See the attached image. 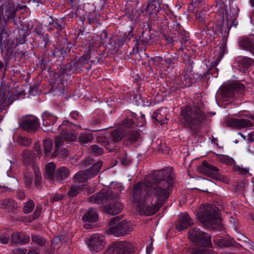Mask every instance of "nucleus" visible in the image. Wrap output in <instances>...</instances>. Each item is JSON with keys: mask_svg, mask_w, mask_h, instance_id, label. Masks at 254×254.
Masks as SVG:
<instances>
[{"mask_svg": "<svg viewBox=\"0 0 254 254\" xmlns=\"http://www.w3.org/2000/svg\"><path fill=\"white\" fill-rule=\"evenodd\" d=\"M33 174H34V183L36 186L39 185L41 181V174L40 170L35 165L32 166V169H27L24 172V180L25 185L29 187L33 182Z\"/></svg>", "mask_w": 254, "mask_h": 254, "instance_id": "9b49d317", "label": "nucleus"}, {"mask_svg": "<svg viewBox=\"0 0 254 254\" xmlns=\"http://www.w3.org/2000/svg\"><path fill=\"white\" fill-rule=\"evenodd\" d=\"M21 244H26L29 242L30 241V237L29 236L26 235L24 234L21 233Z\"/></svg>", "mask_w": 254, "mask_h": 254, "instance_id": "5fc2aeb1", "label": "nucleus"}, {"mask_svg": "<svg viewBox=\"0 0 254 254\" xmlns=\"http://www.w3.org/2000/svg\"><path fill=\"white\" fill-rule=\"evenodd\" d=\"M139 137V134L137 132H133L131 133L130 139L132 141H135Z\"/></svg>", "mask_w": 254, "mask_h": 254, "instance_id": "13d9d810", "label": "nucleus"}, {"mask_svg": "<svg viewBox=\"0 0 254 254\" xmlns=\"http://www.w3.org/2000/svg\"><path fill=\"white\" fill-rule=\"evenodd\" d=\"M13 81L1 80L0 86V112L5 110L17 99L24 94V90L15 86Z\"/></svg>", "mask_w": 254, "mask_h": 254, "instance_id": "20e7f679", "label": "nucleus"}, {"mask_svg": "<svg viewBox=\"0 0 254 254\" xmlns=\"http://www.w3.org/2000/svg\"><path fill=\"white\" fill-rule=\"evenodd\" d=\"M110 191H112L110 195V198L112 199L113 197H116L118 196V192L122 191L124 190V187L121 183L113 182L110 184Z\"/></svg>", "mask_w": 254, "mask_h": 254, "instance_id": "bb28decb", "label": "nucleus"}, {"mask_svg": "<svg viewBox=\"0 0 254 254\" xmlns=\"http://www.w3.org/2000/svg\"><path fill=\"white\" fill-rule=\"evenodd\" d=\"M160 114H161V111L158 110L154 113L153 117L154 118V119H156V121L160 122L161 124L166 123L167 119H165V120H161V119L159 117V115H160Z\"/></svg>", "mask_w": 254, "mask_h": 254, "instance_id": "09e8293b", "label": "nucleus"}, {"mask_svg": "<svg viewBox=\"0 0 254 254\" xmlns=\"http://www.w3.org/2000/svg\"><path fill=\"white\" fill-rule=\"evenodd\" d=\"M56 164L53 162H49L47 164L45 167L46 178L49 180L53 179L55 176Z\"/></svg>", "mask_w": 254, "mask_h": 254, "instance_id": "c85d7f7f", "label": "nucleus"}, {"mask_svg": "<svg viewBox=\"0 0 254 254\" xmlns=\"http://www.w3.org/2000/svg\"><path fill=\"white\" fill-rule=\"evenodd\" d=\"M2 112H0V123L1 122V121L3 120V117H4V115L1 114ZM1 131V128H0V131Z\"/></svg>", "mask_w": 254, "mask_h": 254, "instance_id": "0e129e2a", "label": "nucleus"}, {"mask_svg": "<svg viewBox=\"0 0 254 254\" xmlns=\"http://www.w3.org/2000/svg\"><path fill=\"white\" fill-rule=\"evenodd\" d=\"M65 80H52L51 82V90L54 95H60L63 94L65 85L66 84Z\"/></svg>", "mask_w": 254, "mask_h": 254, "instance_id": "412c9836", "label": "nucleus"}, {"mask_svg": "<svg viewBox=\"0 0 254 254\" xmlns=\"http://www.w3.org/2000/svg\"><path fill=\"white\" fill-rule=\"evenodd\" d=\"M102 165L101 161H98L85 171H79L74 175L76 182H84L87 180L96 175L99 172Z\"/></svg>", "mask_w": 254, "mask_h": 254, "instance_id": "0eeeda50", "label": "nucleus"}, {"mask_svg": "<svg viewBox=\"0 0 254 254\" xmlns=\"http://www.w3.org/2000/svg\"><path fill=\"white\" fill-rule=\"evenodd\" d=\"M60 147H58V149H57V148L56 147L55 150L52 154V157H54L57 155H60L62 157H64L68 155V151L66 149L63 148L60 151H59Z\"/></svg>", "mask_w": 254, "mask_h": 254, "instance_id": "a19ab883", "label": "nucleus"}, {"mask_svg": "<svg viewBox=\"0 0 254 254\" xmlns=\"http://www.w3.org/2000/svg\"><path fill=\"white\" fill-rule=\"evenodd\" d=\"M90 56L89 54H85L81 57L74 64V67L75 69H81L83 64L88 63Z\"/></svg>", "mask_w": 254, "mask_h": 254, "instance_id": "7c9ffc66", "label": "nucleus"}, {"mask_svg": "<svg viewBox=\"0 0 254 254\" xmlns=\"http://www.w3.org/2000/svg\"><path fill=\"white\" fill-rule=\"evenodd\" d=\"M0 207L7 212H10L17 207V205L13 200L6 198L0 202Z\"/></svg>", "mask_w": 254, "mask_h": 254, "instance_id": "5701e85b", "label": "nucleus"}, {"mask_svg": "<svg viewBox=\"0 0 254 254\" xmlns=\"http://www.w3.org/2000/svg\"><path fill=\"white\" fill-rule=\"evenodd\" d=\"M98 219V215L96 209L89 208L83 216L82 220L84 221L94 222Z\"/></svg>", "mask_w": 254, "mask_h": 254, "instance_id": "b1692460", "label": "nucleus"}, {"mask_svg": "<svg viewBox=\"0 0 254 254\" xmlns=\"http://www.w3.org/2000/svg\"><path fill=\"white\" fill-rule=\"evenodd\" d=\"M230 125L235 127L245 128L251 127L253 124L249 120L234 119L231 121Z\"/></svg>", "mask_w": 254, "mask_h": 254, "instance_id": "4be33fe9", "label": "nucleus"}, {"mask_svg": "<svg viewBox=\"0 0 254 254\" xmlns=\"http://www.w3.org/2000/svg\"><path fill=\"white\" fill-rule=\"evenodd\" d=\"M202 221L206 224L213 225L220 222V216L218 209L212 205H205Z\"/></svg>", "mask_w": 254, "mask_h": 254, "instance_id": "6e6552de", "label": "nucleus"}, {"mask_svg": "<svg viewBox=\"0 0 254 254\" xmlns=\"http://www.w3.org/2000/svg\"><path fill=\"white\" fill-rule=\"evenodd\" d=\"M93 139V135L90 133H82L78 137L79 142L83 145H85Z\"/></svg>", "mask_w": 254, "mask_h": 254, "instance_id": "473e14b6", "label": "nucleus"}, {"mask_svg": "<svg viewBox=\"0 0 254 254\" xmlns=\"http://www.w3.org/2000/svg\"><path fill=\"white\" fill-rule=\"evenodd\" d=\"M123 207V204L121 202L113 201L105 207L104 211L110 215H114L121 212Z\"/></svg>", "mask_w": 254, "mask_h": 254, "instance_id": "aec40b11", "label": "nucleus"}, {"mask_svg": "<svg viewBox=\"0 0 254 254\" xmlns=\"http://www.w3.org/2000/svg\"><path fill=\"white\" fill-rule=\"evenodd\" d=\"M9 240V236L8 234H3L0 235V241L2 244L8 243Z\"/></svg>", "mask_w": 254, "mask_h": 254, "instance_id": "603ef678", "label": "nucleus"}, {"mask_svg": "<svg viewBox=\"0 0 254 254\" xmlns=\"http://www.w3.org/2000/svg\"><path fill=\"white\" fill-rule=\"evenodd\" d=\"M21 233L14 232L11 235V241L14 243L21 244Z\"/></svg>", "mask_w": 254, "mask_h": 254, "instance_id": "a18cd8bd", "label": "nucleus"}, {"mask_svg": "<svg viewBox=\"0 0 254 254\" xmlns=\"http://www.w3.org/2000/svg\"><path fill=\"white\" fill-rule=\"evenodd\" d=\"M235 170L238 171L240 174L244 176L249 174V169L248 168H244L242 165L235 166Z\"/></svg>", "mask_w": 254, "mask_h": 254, "instance_id": "c03bdc74", "label": "nucleus"}, {"mask_svg": "<svg viewBox=\"0 0 254 254\" xmlns=\"http://www.w3.org/2000/svg\"><path fill=\"white\" fill-rule=\"evenodd\" d=\"M205 118L203 112L194 106H187L181 108L179 121L185 128L195 130Z\"/></svg>", "mask_w": 254, "mask_h": 254, "instance_id": "7ed1b4c3", "label": "nucleus"}, {"mask_svg": "<svg viewBox=\"0 0 254 254\" xmlns=\"http://www.w3.org/2000/svg\"><path fill=\"white\" fill-rule=\"evenodd\" d=\"M61 243V239L60 237H57L53 239L52 245L54 249L57 248V246L60 245Z\"/></svg>", "mask_w": 254, "mask_h": 254, "instance_id": "864d4df0", "label": "nucleus"}, {"mask_svg": "<svg viewBox=\"0 0 254 254\" xmlns=\"http://www.w3.org/2000/svg\"><path fill=\"white\" fill-rule=\"evenodd\" d=\"M94 191V190H87L86 192H87V193L90 194V193H91L92 192H93Z\"/></svg>", "mask_w": 254, "mask_h": 254, "instance_id": "774afa93", "label": "nucleus"}, {"mask_svg": "<svg viewBox=\"0 0 254 254\" xmlns=\"http://www.w3.org/2000/svg\"><path fill=\"white\" fill-rule=\"evenodd\" d=\"M250 2L252 6L254 7V0H250Z\"/></svg>", "mask_w": 254, "mask_h": 254, "instance_id": "338daca9", "label": "nucleus"}, {"mask_svg": "<svg viewBox=\"0 0 254 254\" xmlns=\"http://www.w3.org/2000/svg\"><path fill=\"white\" fill-rule=\"evenodd\" d=\"M17 196L19 199H22L24 197V193L23 191H19L18 193Z\"/></svg>", "mask_w": 254, "mask_h": 254, "instance_id": "e2e57ef3", "label": "nucleus"}, {"mask_svg": "<svg viewBox=\"0 0 254 254\" xmlns=\"http://www.w3.org/2000/svg\"><path fill=\"white\" fill-rule=\"evenodd\" d=\"M27 254H39V251L38 249H32L28 252Z\"/></svg>", "mask_w": 254, "mask_h": 254, "instance_id": "052dcab7", "label": "nucleus"}, {"mask_svg": "<svg viewBox=\"0 0 254 254\" xmlns=\"http://www.w3.org/2000/svg\"><path fill=\"white\" fill-rule=\"evenodd\" d=\"M130 100L132 101L135 105H139L142 104H144V102H143V99L140 95H136L133 96L132 98H130ZM150 103L145 105L143 104V105L150 106Z\"/></svg>", "mask_w": 254, "mask_h": 254, "instance_id": "79ce46f5", "label": "nucleus"}, {"mask_svg": "<svg viewBox=\"0 0 254 254\" xmlns=\"http://www.w3.org/2000/svg\"><path fill=\"white\" fill-rule=\"evenodd\" d=\"M18 143L21 145L28 146L31 143L30 138L22 135H19L17 138Z\"/></svg>", "mask_w": 254, "mask_h": 254, "instance_id": "4c0bfd02", "label": "nucleus"}, {"mask_svg": "<svg viewBox=\"0 0 254 254\" xmlns=\"http://www.w3.org/2000/svg\"><path fill=\"white\" fill-rule=\"evenodd\" d=\"M112 191L102 189L100 192L91 196L89 201L92 203L101 204L105 199H110V195Z\"/></svg>", "mask_w": 254, "mask_h": 254, "instance_id": "dca6fc26", "label": "nucleus"}, {"mask_svg": "<svg viewBox=\"0 0 254 254\" xmlns=\"http://www.w3.org/2000/svg\"><path fill=\"white\" fill-rule=\"evenodd\" d=\"M237 239L243 241L246 243V244L247 245L248 247L250 249H253V245L252 243L250 241V240L244 235L238 233L237 234Z\"/></svg>", "mask_w": 254, "mask_h": 254, "instance_id": "ea45409f", "label": "nucleus"}, {"mask_svg": "<svg viewBox=\"0 0 254 254\" xmlns=\"http://www.w3.org/2000/svg\"><path fill=\"white\" fill-rule=\"evenodd\" d=\"M42 209V206L41 205H38L32 215V218H30V221H32L35 219L38 218L40 214Z\"/></svg>", "mask_w": 254, "mask_h": 254, "instance_id": "de8ad7c7", "label": "nucleus"}, {"mask_svg": "<svg viewBox=\"0 0 254 254\" xmlns=\"http://www.w3.org/2000/svg\"><path fill=\"white\" fill-rule=\"evenodd\" d=\"M3 67V63L0 61V70H2Z\"/></svg>", "mask_w": 254, "mask_h": 254, "instance_id": "69168bd1", "label": "nucleus"}, {"mask_svg": "<svg viewBox=\"0 0 254 254\" xmlns=\"http://www.w3.org/2000/svg\"><path fill=\"white\" fill-rule=\"evenodd\" d=\"M23 160L26 163L30 164L34 161L35 156L30 151L24 150L22 153Z\"/></svg>", "mask_w": 254, "mask_h": 254, "instance_id": "72a5a7b5", "label": "nucleus"}, {"mask_svg": "<svg viewBox=\"0 0 254 254\" xmlns=\"http://www.w3.org/2000/svg\"><path fill=\"white\" fill-rule=\"evenodd\" d=\"M20 126L24 130L30 131L37 129L39 127V124L36 117L28 116L21 119Z\"/></svg>", "mask_w": 254, "mask_h": 254, "instance_id": "4468645a", "label": "nucleus"}, {"mask_svg": "<svg viewBox=\"0 0 254 254\" xmlns=\"http://www.w3.org/2000/svg\"><path fill=\"white\" fill-rule=\"evenodd\" d=\"M34 150L36 152L37 156L39 158L41 154L42 151L40 149V144L39 142H36L34 146Z\"/></svg>", "mask_w": 254, "mask_h": 254, "instance_id": "3c124183", "label": "nucleus"}, {"mask_svg": "<svg viewBox=\"0 0 254 254\" xmlns=\"http://www.w3.org/2000/svg\"><path fill=\"white\" fill-rule=\"evenodd\" d=\"M34 207V202L30 200L27 202L24 203V205L23 206V211L25 213H29L31 212Z\"/></svg>", "mask_w": 254, "mask_h": 254, "instance_id": "58836bf2", "label": "nucleus"}, {"mask_svg": "<svg viewBox=\"0 0 254 254\" xmlns=\"http://www.w3.org/2000/svg\"><path fill=\"white\" fill-rule=\"evenodd\" d=\"M239 8L236 5L230 6L229 8L225 7L223 9L222 13L224 18L227 21V26L231 27H236L238 25V21L236 20L238 14Z\"/></svg>", "mask_w": 254, "mask_h": 254, "instance_id": "1a4fd4ad", "label": "nucleus"}, {"mask_svg": "<svg viewBox=\"0 0 254 254\" xmlns=\"http://www.w3.org/2000/svg\"><path fill=\"white\" fill-rule=\"evenodd\" d=\"M117 218H113L110 222V227L107 230V233L116 237L125 236L133 229L131 225L126 220L120 222Z\"/></svg>", "mask_w": 254, "mask_h": 254, "instance_id": "39448f33", "label": "nucleus"}, {"mask_svg": "<svg viewBox=\"0 0 254 254\" xmlns=\"http://www.w3.org/2000/svg\"><path fill=\"white\" fill-rule=\"evenodd\" d=\"M53 146V142L51 140H44L43 141L44 152L46 156H48Z\"/></svg>", "mask_w": 254, "mask_h": 254, "instance_id": "e433bc0d", "label": "nucleus"}, {"mask_svg": "<svg viewBox=\"0 0 254 254\" xmlns=\"http://www.w3.org/2000/svg\"><path fill=\"white\" fill-rule=\"evenodd\" d=\"M63 196L61 194H55L51 196V199L53 201H56L62 199Z\"/></svg>", "mask_w": 254, "mask_h": 254, "instance_id": "4d7b16f0", "label": "nucleus"}, {"mask_svg": "<svg viewBox=\"0 0 254 254\" xmlns=\"http://www.w3.org/2000/svg\"><path fill=\"white\" fill-rule=\"evenodd\" d=\"M82 189V186L79 185H73L71 186L68 194L71 196H75L78 194Z\"/></svg>", "mask_w": 254, "mask_h": 254, "instance_id": "c9c22d12", "label": "nucleus"}, {"mask_svg": "<svg viewBox=\"0 0 254 254\" xmlns=\"http://www.w3.org/2000/svg\"><path fill=\"white\" fill-rule=\"evenodd\" d=\"M42 117L44 126L43 130L45 131H52L53 126L57 121V117L47 111L43 113Z\"/></svg>", "mask_w": 254, "mask_h": 254, "instance_id": "2eb2a0df", "label": "nucleus"}, {"mask_svg": "<svg viewBox=\"0 0 254 254\" xmlns=\"http://www.w3.org/2000/svg\"><path fill=\"white\" fill-rule=\"evenodd\" d=\"M26 252V250L24 248H17L13 250L12 253L13 254H24Z\"/></svg>", "mask_w": 254, "mask_h": 254, "instance_id": "6e6d98bb", "label": "nucleus"}, {"mask_svg": "<svg viewBox=\"0 0 254 254\" xmlns=\"http://www.w3.org/2000/svg\"><path fill=\"white\" fill-rule=\"evenodd\" d=\"M133 122L131 119H127L126 120L124 123V126L127 127H129L132 126Z\"/></svg>", "mask_w": 254, "mask_h": 254, "instance_id": "bf43d9fd", "label": "nucleus"}, {"mask_svg": "<svg viewBox=\"0 0 254 254\" xmlns=\"http://www.w3.org/2000/svg\"><path fill=\"white\" fill-rule=\"evenodd\" d=\"M218 70L216 67H213L209 68L208 71L202 75L201 78L210 79L218 77Z\"/></svg>", "mask_w": 254, "mask_h": 254, "instance_id": "2f4dec72", "label": "nucleus"}, {"mask_svg": "<svg viewBox=\"0 0 254 254\" xmlns=\"http://www.w3.org/2000/svg\"><path fill=\"white\" fill-rule=\"evenodd\" d=\"M195 17L200 22H203L204 21L203 18L200 15V13H196V14H195Z\"/></svg>", "mask_w": 254, "mask_h": 254, "instance_id": "680f3d73", "label": "nucleus"}, {"mask_svg": "<svg viewBox=\"0 0 254 254\" xmlns=\"http://www.w3.org/2000/svg\"><path fill=\"white\" fill-rule=\"evenodd\" d=\"M39 91V85H34L33 86H31L29 88V93L32 95H35Z\"/></svg>", "mask_w": 254, "mask_h": 254, "instance_id": "8fccbe9b", "label": "nucleus"}, {"mask_svg": "<svg viewBox=\"0 0 254 254\" xmlns=\"http://www.w3.org/2000/svg\"><path fill=\"white\" fill-rule=\"evenodd\" d=\"M89 250L92 253H97L102 250L104 247L105 238L98 234L92 235L86 241Z\"/></svg>", "mask_w": 254, "mask_h": 254, "instance_id": "9d476101", "label": "nucleus"}, {"mask_svg": "<svg viewBox=\"0 0 254 254\" xmlns=\"http://www.w3.org/2000/svg\"><path fill=\"white\" fill-rule=\"evenodd\" d=\"M238 69L242 72L245 73L248 69L254 63V61L251 58L240 56L235 60Z\"/></svg>", "mask_w": 254, "mask_h": 254, "instance_id": "f3484780", "label": "nucleus"}, {"mask_svg": "<svg viewBox=\"0 0 254 254\" xmlns=\"http://www.w3.org/2000/svg\"><path fill=\"white\" fill-rule=\"evenodd\" d=\"M91 150L94 155H100L103 153V149L97 145H92Z\"/></svg>", "mask_w": 254, "mask_h": 254, "instance_id": "49530a36", "label": "nucleus"}, {"mask_svg": "<svg viewBox=\"0 0 254 254\" xmlns=\"http://www.w3.org/2000/svg\"><path fill=\"white\" fill-rule=\"evenodd\" d=\"M69 175V171L64 166L59 168L55 173V177L60 182H62L66 179Z\"/></svg>", "mask_w": 254, "mask_h": 254, "instance_id": "393cba45", "label": "nucleus"}, {"mask_svg": "<svg viewBox=\"0 0 254 254\" xmlns=\"http://www.w3.org/2000/svg\"><path fill=\"white\" fill-rule=\"evenodd\" d=\"M76 137L77 136L74 133L63 131L61 132L60 136L57 137L56 138L55 147L58 149V147L62 146L64 140L68 141H73L76 139Z\"/></svg>", "mask_w": 254, "mask_h": 254, "instance_id": "6ab92c4d", "label": "nucleus"}, {"mask_svg": "<svg viewBox=\"0 0 254 254\" xmlns=\"http://www.w3.org/2000/svg\"><path fill=\"white\" fill-rule=\"evenodd\" d=\"M146 12L149 14H153L156 13L158 9L157 8V6L155 5V1L154 0H151L149 1L147 5L146 8Z\"/></svg>", "mask_w": 254, "mask_h": 254, "instance_id": "f704fd0d", "label": "nucleus"}, {"mask_svg": "<svg viewBox=\"0 0 254 254\" xmlns=\"http://www.w3.org/2000/svg\"><path fill=\"white\" fill-rule=\"evenodd\" d=\"M192 224V220L187 213L182 214L179 218V219L176 224V229L181 231L188 228Z\"/></svg>", "mask_w": 254, "mask_h": 254, "instance_id": "a211bd4d", "label": "nucleus"}, {"mask_svg": "<svg viewBox=\"0 0 254 254\" xmlns=\"http://www.w3.org/2000/svg\"><path fill=\"white\" fill-rule=\"evenodd\" d=\"M240 46L244 49L249 51L254 55V43L248 38H243L240 41Z\"/></svg>", "mask_w": 254, "mask_h": 254, "instance_id": "cd10ccee", "label": "nucleus"}, {"mask_svg": "<svg viewBox=\"0 0 254 254\" xmlns=\"http://www.w3.org/2000/svg\"><path fill=\"white\" fill-rule=\"evenodd\" d=\"M133 245L127 241L116 242L109 249V252L112 254H126L132 251Z\"/></svg>", "mask_w": 254, "mask_h": 254, "instance_id": "ddd939ff", "label": "nucleus"}, {"mask_svg": "<svg viewBox=\"0 0 254 254\" xmlns=\"http://www.w3.org/2000/svg\"><path fill=\"white\" fill-rule=\"evenodd\" d=\"M32 240L33 243L39 245H43L45 243V240L42 237L37 235H32Z\"/></svg>", "mask_w": 254, "mask_h": 254, "instance_id": "37998d69", "label": "nucleus"}, {"mask_svg": "<svg viewBox=\"0 0 254 254\" xmlns=\"http://www.w3.org/2000/svg\"><path fill=\"white\" fill-rule=\"evenodd\" d=\"M202 171L212 178L227 183V179L220 174L219 170L205 161L202 163Z\"/></svg>", "mask_w": 254, "mask_h": 254, "instance_id": "f8f14e48", "label": "nucleus"}, {"mask_svg": "<svg viewBox=\"0 0 254 254\" xmlns=\"http://www.w3.org/2000/svg\"><path fill=\"white\" fill-rule=\"evenodd\" d=\"M189 239L196 245L209 247L212 246L211 238L209 235L195 228L189 232Z\"/></svg>", "mask_w": 254, "mask_h": 254, "instance_id": "423d86ee", "label": "nucleus"}, {"mask_svg": "<svg viewBox=\"0 0 254 254\" xmlns=\"http://www.w3.org/2000/svg\"><path fill=\"white\" fill-rule=\"evenodd\" d=\"M125 130L122 128L114 130L111 133V138L113 142L120 141L124 136Z\"/></svg>", "mask_w": 254, "mask_h": 254, "instance_id": "c756f323", "label": "nucleus"}, {"mask_svg": "<svg viewBox=\"0 0 254 254\" xmlns=\"http://www.w3.org/2000/svg\"><path fill=\"white\" fill-rule=\"evenodd\" d=\"M227 47L226 44L224 42L220 44L218 46L214 52L215 58L216 59V64L219 62V61L223 58V55L226 53Z\"/></svg>", "mask_w": 254, "mask_h": 254, "instance_id": "a878e982", "label": "nucleus"}, {"mask_svg": "<svg viewBox=\"0 0 254 254\" xmlns=\"http://www.w3.org/2000/svg\"><path fill=\"white\" fill-rule=\"evenodd\" d=\"M174 175L171 169L156 173L155 183L149 186L137 183L129 192L138 211L147 215L156 213L167 200L172 188Z\"/></svg>", "mask_w": 254, "mask_h": 254, "instance_id": "f257e3e1", "label": "nucleus"}, {"mask_svg": "<svg viewBox=\"0 0 254 254\" xmlns=\"http://www.w3.org/2000/svg\"><path fill=\"white\" fill-rule=\"evenodd\" d=\"M21 6L15 8L13 4L7 2L0 7V49L4 59L9 62L13 56V50L18 44H23L25 42L26 36L29 34V31L26 32L23 29L19 31V36L15 40V34L10 32L6 27L7 20L14 17L17 10L25 8Z\"/></svg>", "mask_w": 254, "mask_h": 254, "instance_id": "f03ea898", "label": "nucleus"}]
</instances>
